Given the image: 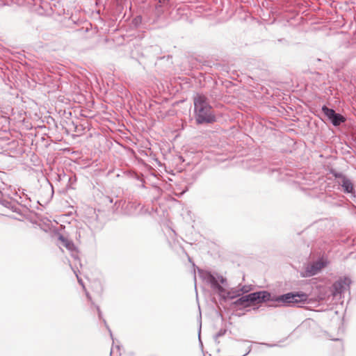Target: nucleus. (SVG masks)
<instances>
[{
  "mask_svg": "<svg viewBox=\"0 0 356 356\" xmlns=\"http://www.w3.org/2000/svg\"><path fill=\"white\" fill-rule=\"evenodd\" d=\"M198 273L200 278L209 284L211 288L223 300L234 299L241 296L238 287L227 291L225 289V286L227 285V279L218 273H211L201 269L198 270Z\"/></svg>",
  "mask_w": 356,
  "mask_h": 356,
  "instance_id": "obj_1",
  "label": "nucleus"
},
{
  "mask_svg": "<svg viewBox=\"0 0 356 356\" xmlns=\"http://www.w3.org/2000/svg\"><path fill=\"white\" fill-rule=\"evenodd\" d=\"M195 120L197 124L213 123L216 116L212 113V108L208 99L203 95L197 94L194 97Z\"/></svg>",
  "mask_w": 356,
  "mask_h": 356,
  "instance_id": "obj_2",
  "label": "nucleus"
},
{
  "mask_svg": "<svg viewBox=\"0 0 356 356\" xmlns=\"http://www.w3.org/2000/svg\"><path fill=\"white\" fill-rule=\"evenodd\" d=\"M271 295L266 291L251 293L237 299L234 304L244 307H249L250 303H261L270 300Z\"/></svg>",
  "mask_w": 356,
  "mask_h": 356,
  "instance_id": "obj_3",
  "label": "nucleus"
},
{
  "mask_svg": "<svg viewBox=\"0 0 356 356\" xmlns=\"http://www.w3.org/2000/svg\"><path fill=\"white\" fill-rule=\"evenodd\" d=\"M328 261L323 257L307 264L300 271L302 277H309L318 274L323 268L327 266Z\"/></svg>",
  "mask_w": 356,
  "mask_h": 356,
  "instance_id": "obj_4",
  "label": "nucleus"
},
{
  "mask_svg": "<svg viewBox=\"0 0 356 356\" xmlns=\"http://www.w3.org/2000/svg\"><path fill=\"white\" fill-rule=\"evenodd\" d=\"M308 295L303 292L287 293L277 296L275 300L283 303H305L307 301Z\"/></svg>",
  "mask_w": 356,
  "mask_h": 356,
  "instance_id": "obj_5",
  "label": "nucleus"
},
{
  "mask_svg": "<svg viewBox=\"0 0 356 356\" xmlns=\"http://www.w3.org/2000/svg\"><path fill=\"white\" fill-rule=\"evenodd\" d=\"M351 280L348 277L340 278L332 286V295L334 298H341V295L349 291Z\"/></svg>",
  "mask_w": 356,
  "mask_h": 356,
  "instance_id": "obj_6",
  "label": "nucleus"
},
{
  "mask_svg": "<svg viewBox=\"0 0 356 356\" xmlns=\"http://www.w3.org/2000/svg\"><path fill=\"white\" fill-rule=\"evenodd\" d=\"M334 176L338 179L337 183L341 186L343 192L352 193L354 191L353 184L351 180L342 173H335Z\"/></svg>",
  "mask_w": 356,
  "mask_h": 356,
  "instance_id": "obj_7",
  "label": "nucleus"
},
{
  "mask_svg": "<svg viewBox=\"0 0 356 356\" xmlns=\"http://www.w3.org/2000/svg\"><path fill=\"white\" fill-rule=\"evenodd\" d=\"M58 239L61 241L62 245L71 252L72 257L74 259H78L77 252L74 243L63 235H60Z\"/></svg>",
  "mask_w": 356,
  "mask_h": 356,
  "instance_id": "obj_8",
  "label": "nucleus"
},
{
  "mask_svg": "<svg viewBox=\"0 0 356 356\" xmlns=\"http://www.w3.org/2000/svg\"><path fill=\"white\" fill-rule=\"evenodd\" d=\"M330 121L334 126L337 127L344 122L346 121V118L341 114L335 113Z\"/></svg>",
  "mask_w": 356,
  "mask_h": 356,
  "instance_id": "obj_9",
  "label": "nucleus"
},
{
  "mask_svg": "<svg viewBox=\"0 0 356 356\" xmlns=\"http://www.w3.org/2000/svg\"><path fill=\"white\" fill-rule=\"evenodd\" d=\"M167 6L165 5V4H160L159 1L156 3V6H155V15L157 16V17H159L161 16L164 10H165V8H166Z\"/></svg>",
  "mask_w": 356,
  "mask_h": 356,
  "instance_id": "obj_10",
  "label": "nucleus"
},
{
  "mask_svg": "<svg viewBox=\"0 0 356 356\" xmlns=\"http://www.w3.org/2000/svg\"><path fill=\"white\" fill-rule=\"evenodd\" d=\"M322 111L323 112V113L325 114V116L327 117V118L330 120L331 118H332V116L334 115V113H336L334 111V110H333L332 108H330L328 107H327L326 106H323L322 107Z\"/></svg>",
  "mask_w": 356,
  "mask_h": 356,
  "instance_id": "obj_11",
  "label": "nucleus"
},
{
  "mask_svg": "<svg viewBox=\"0 0 356 356\" xmlns=\"http://www.w3.org/2000/svg\"><path fill=\"white\" fill-rule=\"evenodd\" d=\"M4 205L6 207L10 208L13 211L19 213V209L18 208V207L15 204H13L11 202H6V204Z\"/></svg>",
  "mask_w": 356,
  "mask_h": 356,
  "instance_id": "obj_12",
  "label": "nucleus"
},
{
  "mask_svg": "<svg viewBox=\"0 0 356 356\" xmlns=\"http://www.w3.org/2000/svg\"><path fill=\"white\" fill-rule=\"evenodd\" d=\"M238 289L240 290V293H248L250 290V288L248 286H241L239 285L238 286Z\"/></svg>",
  "mask_w": 356,
  "mask_h": 356,
  "instance_id": "obj_13",
  "label": "nucleus"
},
{
  "mask_svg": "<svg viewBox=\"0 0 356 356\" xmlns=\"http://www.w3.org/2000/svg\"><path fill=\"white\" fill-rule=\"evenodd\" d=\"M141 22H142V17L140 16H137L133 20V22L134 23V24L136 26L139 25L141 23Z\"/></svg>",
  "mask_w": 356,
  "mask_h": 356,
  "instance_id": "obj_14",
  "label": "nucleus"
},
{
  "mask_svg": "<svg viewBox=\"0 0 356 356\" xmlns=\"http://www.w3.org/2000/svg\"><path fill=\"white\" fill-rule=\"evenodd\" d=\"M225 330H220L216 334V337L218 338V337H220L222 336H223L225 333Z\"/></svg>",
  "mask_w": 356,
  "mask_h": 356,
  "instance_id": "obj_15",
  "label": "nucleus"
},
{
  "mask_svg": "<svg viewBox=\"0 0 356 356\" xmlns=\"http://www.w3.org/2000/svg\"><path fill=\"white\" fill-rule=\"evenodd\" d=\"M103 321H104V325H106V327H107V329L108 330V332H109V333H110L111 337L113 338V334H112L111 330H110V328L108 327V325H107V323H106V321L104 319H103Z\"/></svg>",
  "mask_w": 356,
  "mask_h": 356,
  "instance_id": "obj_16",
  "label": "nucleus"
},
{
  "mask_svg": "<svg viewBox=\"0 0 356 356\" xmlns=\"http://www.w3.org/2000/svg\"><path fill=\"white\" fill-rule=\"evenodd\" d=\"M160 4H165L166 6L168 5L169 0H159Z\"/></svg>",
  "mask_w": 356,
  "mask_h": 356,
  "instance_id": "obj_17",
  "label": "nucleus"
},
{
  "mask_svg": "<svg viewBox=\"0 0 356 356\" xmlns=\"http://www.w3.org/2000/svg\"><path fill=\"white\" fill-rule=\"evenodd\" d=\"M97 312H98V316H99V318H102V312H101V310H100L99 307H97Z\"/></svg>",
  "mask_w": 356,
  "mask_h": 356,
  "instance_id": "obj_18",
  "label": "nucleus"
},
{
  "mask_svg": "<svg viewBox=\"0 0 356 356\" xmlns=\"http://www.w3.org/2000/svg\"><path fill=\"white\" fill-rule=\"evenodd\" d=\"M1 120L4 122H8V118L6 117H1Z\"/></svg>",
  "mask_w": 356,
  "mask_h": 356,
  "instance_id": "obj_19",
  "label": "nucleus"
},
{
  "mask_svg": "<svg viewBox=\"0 0 356 356\" xmlns=\"http://www.w3.org/2000/svg\"><path fill=\"white\" fill-rule=\"evenodd\" d=\"M250 350H251V348H248V352H247L244 355H243V356H245V355H247L250 352Z\"/></svg>",
  "mask_w": 356,
  "mask_h": 356,
  "instance_id": "obj_20",
  "label": "nucleus"
},
{
  "mask_svg": "<svg viewBox=\"0 0 356 356\" xmlns=\"http://www.w3.org/2000/svg\"><path fill=\"white\" fill-rule=\"evenodd\" d=\"M78 281H79V282L81 284H83L81 280H79V279L78 278Z\"/></svg>",
  "mask_w": 356,
  "mask_h": 356,
  "instance_id": "obj_21",
  "label": "nucleus"
},
{
  "mask_svg": "<svg viewBox=\"0 0 356 356\" xmlns=\"http://www.w3.org/2000/svg\"><path fill=\"white\" fill-rule=\"evenodd\" d=\"M120 346H115V348H117L118 350H120Z\"/></svg>",
  "mask_w": 356,
  "mask_h": 356,
  "instance_id": "obj_22",
  "label": "nucleus"
},
{
  "mask_svg": "<svg viewBox=\"0 0 356 356\" xmlns=\"http://www.w3.org/2000/svg\"><path fill=\"white\" fill-rule=\"evenodd\" d=\"M113 350H114V348H112L111 351V355H112Z\"/></svg>",
  "mask_w": 356,
  "mask_h": 356,
  "instance_id": "obj_23",
  "label": "nucleus"
},
{
  "mask_svg": "<svg viewBox=\"0 0 356 356\" xmlns=\"http://www.w3.org/2000/svg\"><path fill=\"white\" fill-rule=\"evenodd\" d=\"M264 344H265L266 346H269V347H270V346H272L271 345L268 344V343H264Z\"/></svg>",
  "mask_w": 356,
  "mask_h": 356,
  "instance_id": "obj_24",
  "label": "nucleus"
},
{
  "mask_svg": "<svg viewBox=\"0 0 356 356\" xmlns=\"http://www.w3.org/2000/svg\"><path fill=\"white\" fill-rule=\"evenodd\" d=\"M86 295H87V297H88L89 299H90V297L89 294H88V293H87Z\"/></svg>",
  "mask_w": 356,
  "mask_h": 356,
  "instance_id": "obj_25",
  "label": "nucleus"
},
{
  "mask_svg": "<svg viewBox=\"0 0 356 356\" xmlns=\"http://www.w3.org/2000/svg\"><path fill=\"white\" fill-rule=\"evenodd\" d=\"M74 273L76 274V277H78V275L76 274V271H74Z\"/></svg>",
  "mask_w": 356,
  "mask_h": 356,
  "instance_id": "obj_26",
  "label": "nucleus"
},
{
  "mask_svg": "<svg viewBox=\"0 0 356 356\" xmlns=\"http://www.w3.org/2000/svg\"><path fill=\"white\" fill-rule=\"evenodd\" d=\"M198 336H199V337L200 336V330L199 331Z\"/></svg>",
  "mask_w": 356,
  "mask_h": 356,
  "instance_id": "obj_27",
  "label": "nucleus"
}]
</instances>
